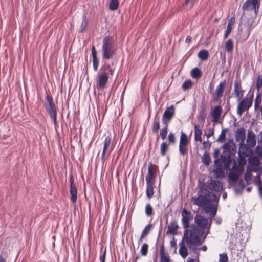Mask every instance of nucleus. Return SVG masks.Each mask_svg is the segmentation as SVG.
I'll list each match as a JSON object with an SVG mask.
<instances>
[{"label": "nucleus", "mask_w": 262, "mask_h": 262, "mask_svg": "<svg viewBox=\"0 0 262 262\" xmlns=\"http://www.w3.org/2000/svg\"><path fill=\"white\" fill-rule=\"evenodd\" d=\"M198 188L197 196H192L191 201L193 205L203 208L206 214H209V217L207 218L200 215L195 216L194 222L197 226L194 224L191 226L189 248H191V245H201L206 238L212 219L216 214L220 196L209 191L204 182L199 181Z\"/></svg>", "instance_id": "f257e3e1"}, {"label": "nucleus", "mask_w": 262, "mask_h": 262, "mask_svg": "<svg viewBox=\"0 0 262 262\" xmlns=\"http://www.w3.org/2000/svg\"><path fill=\"white\" fill-rule=\"evenodd\" d=\"M115 71L113 63L112 65L104 62L97 75L96 87L98 89H104L108 82L109 78L113 76Z\"/></svg>", "instance_id": "f03ea898"}, {"label": "nucleus", "mask_w": 262, "mask_h": 262, "mask_svg": "<svg viewBox=\"0 0 262 262\" xmlns=\"http://www.w3.org/2000/svg\"><path fill=\"white\" fill-rule=\"evenodd\" d=\"M46 103L44 104L46 111L49 114L50 117L54 123L55 128L58 126L57 121V107L53 101L52 97L47 94L46 96Z\"/></svg>", "instance_id": "7ed1b4c3"}, {"label": "nucleus", "mask_w": 262, "mask_h": 262, "mask_svg": "<svg viewBox=\"0 0 262 262\" xmlns=\"http://www.w3.org/2000/svg\"><path fill=\"white\" fill-rule=\"evenodd\" d=\"M182 224L184 231L183 239H185L186 243L188 245L190 243V230L188 229L189 227L190 221L193 219V215L191 212L187 210L185 208H183L181 213Z\"/></svg>", "instance_id": "20e7f679"}, {"label": "nucleus", "mask_w": 262, "mask_h": 262, "mask_svg": "<svg viewBox=\"0 0 262 262\" xmlns=\"http://www.w3.org/2000/svg\"><path fill=\"white\" fill-rule=\"evenodd\" d=\"M114 39L111 36H107L103 39L102 59L103 60L112 58L115 53L114 47Z\"/></svg>", "instance_id": "39448f33"}, {"label": "nucleus", "mask_w": 262, "mask_h": 262, "mask_svg": "<svg viewBox=\"0 0 262 262\" xmlns=\"http://www.w3.org/2000/svg\"><path fill=\"white\" fill-rule=\"evenodd\" d=\"M252 94L249 98L241 99L237 107V114L241 116L245 112L247 111L252 106L253 103Z\"/></svg>", "instance_id": "423d86ee"}, {"label": "nucleus", "mask_w": 262, "mask_h": 262, "mask_svg": "<svg viewBox=\"0 0 262 262\" xmlns=\"http://www.w3.org/2000/svg\"><path fill=\"white\" fill-rule=\"evenodd\" d=\"M260 5V0H246V1L243 4L242 9L243 11H248L251 6H252V9H253L255 13V16H256L259 9ZM245 14V12H243L242 16Z\"/></svg>", "instance_id": "0eeeda50"}, {"label": "nucleus", "mask_w": 262, "mask_h": 262, "mask_svg": "<svg viewBox=\"0 0 262 262\" xmlns=\"http://www.w3.org/2000/svg\"><path fill=\"white\" fill-rule=\"evenodd\" d=\"M189 144V139L187 135L183 131L181 133L179 150L181 155H184L188 152V145Z\"/></svg>", "instance_id": "6e6552de"}, {"label": "nucleus", "mask_w": 262, "mask_h": 262, "mask_svg": "<svg viewBox=\"0 0 262 262\" xmlns=\"http://www.w3.org/2000/svg\"><path fill=\"white\" fill-rule=\"evenodd\" d=\"M226 84L225 81H223L220 82L219 84L216 86L214 92L212 94V97L211 101L212 102H216L220 99L223 95L225 86Z\"/></svg>", "instance_id": "1a4fd4ad"}, {"label": "nucleus", "mask_w": 262, "mask_h": 262, "mask_svg": "<svg viewBox=\"0 0 262 262\" xmlns=\"http://www.w3.org/2000/svg\"><path fill=\"white\" fill-rule=\"evenodd\" d=\"M159 170L158 167L151 162H150L148 167V172L146 176V182H155V179L156 177V173Z\"/></svg>", "instance_id": "9d476101"}, {"label": "nucleus", "mask_w": 262, "mask_h": 262, "mask_svg": "<svg viewBox=\"0 0 262 262\" xmlns=\"http://www.w3.org/2000/svg\"><path fill=\"white\" fill-rule=\"evenodd\" d=\"M175 114L173 105H171L165 110L162 118L163 124H169Z\"/></svg>", "instance_id": "9b49d317"}, {"label": "nucleus", "mask_w": 262, "mask_h": 262, "mask_svg": "<svg viewBox=\"0 0 262 262\" xmlns=\"http://www.w3.org/2000/svg\"><path fill=\"white\" fill-rule=\"evenodd\" d=\"M70 200L73 204H75L76 203L77 198V189L74 183V179H73L72 175L70 176Z\"/></svg>", "instance_id": "f8f14e48"}, {"label": "nucleus", "mask_w": 262, "mask_h": 262, "mask_svg": "<svg viewBox=\"0 0 262 262\" xmlns=\"http://www.w3.org/2000/svg\"><path fill=\"white\" fill-rule=\"evenodd\" d=\"M114 149V146L112 143V140L111 135L107 136L103 141V152L107 153V155L110 156Z\"/></svg>", "instance_id": "ddd939ff"}, {"label": "nucleus", "mask_w": 262, "mask_h": 262, "mask_svg": "<svg viewBox=\"0 0 262 262\" xmlns=\"http://www.w3.org/2000/svg\"><path fill=\"white\" fill-rule=\"evenodd\" d=\"M222 113V108L221 105H217L214 107L210 112V115L212 117V121L216 124L218 122Z\"/></svg>", "instance_id": "4468645a"}, {"label": "nucleus", "mask_w": 262, "mask_h": 262, "mask_svg": "<svg viewBox=\"0 0 262 262\" xmlns=\"http://www.w3.org/2000/svg\"><path fill=\"white\" fill-rule=\"evenodd\" d=\"M244 91L242 89L241 81L236 80L234 83L233 93L238 100H240L244 95Z\"/></svg>", "instance_id": "2eb2a0df"}, {"label": "nucleus", "mask_w": 262, "mask_h": 262, "mask_svg": "<svg viewBox=\"0 0 262 262\" xmlns=\"http://www.w3.org/2000/svg\"><path fill=\"white\" fill-rule=\"evenodd\" d=\"M208 188L213 191L219 192L223 190V185L218 180H211L208 185Z\"/></svg>", "instance_id": "dca6fc26"}, {"label": "nucleus", "mask_w": 262, "mask_h": 262, "mask_svg": "<svg viewBox=\"0 0 262 262\" xmlns=\"http://www.w3.org/2000/svg\"><path fill=\"white\" fill-rule=\"evenodd\" d=\"M252 153L251 147L248 146L245 144H239V149L238 151V155L243 156L244 157H247Z\"/></svg>", "instance_id": "f3484780"}, {"label": "nucleus", "mask_w": 262, "mask_h": 262, "mask_svg": "<svg viewBox=\"0 0 262 262\" xmlns=\"http://www.w3.org/2000/svg\"><path fill=\"white\" fill-rule=\"evenodd\" d=\"M178 228L179 226L176 220H173V221L171 222L169 225L168 226L166 234L176 235L177 234Z\"/></svg>", "instance_id": "a211bd4d"}, {"label": "nucleus", "mask_w": 262, "mask_h": 262, "mask_svg": "<svg viewBox=\"0 0 262 262\" xmlns=\"http://www.w3.org/2000/svg\"><path fill=\"white\" fill-rule=\"evenodd\" d=\"M246 131L243 127L237 129L235 132V139L236 141H240V143H244L245 139Z\"/></svg>", "instance_id": "6ab92c4d"}, {"label": "nucleus", "mask_w": 262, "mask_h": 262, "mask_svg": "<svg viewBox=\"0 0 262 262\" xmlns=\"http://www.w3.org/2000/svg\"><path fill=\"white\" fill-rule=\"evenodd\" d=\"M92 56L93 58V67L95 71H97L99 66V60L97 56V51L95 46L92 47Z\"/></svg>", "instance_id": "aec40b11"}, {"label": "nucleus", "mask_w": 262, "mask_h": 262, "mask_svg": "<svg viewBox=\"0 0 262 262\" xmlns=\"http://www.w3.org/2000/svg\"><path fill=\"white\" fill-rule=\"evenodd\" d=\"M206 108V107L205 104L202 102L200 105V110H199V114L197 117L198 120L201 121L203 123H204L207 115Z\"/></svg>", "instance_id": "412c9836"}, {"label": "nucleus", "mask_w": 262, "mask_h": 262, "mask_svg": "<svg viewBox=\"0 0 262 262\" xmlns=\"http://www.w3.org/2000/svg\"><path fill=\"white\" fill-rule=\"evenodd\" d=\"M232 152H229L223 150V153L221 155V160L223 164L227 165L231 160Z\"/></svg>", "instance_id": "4be33fe9"}, {"label": "nucleus", "mask_w": 262, "mask_h": 262, "mask_svg": "<svg viewBox=\"0 0 262 262\" xmlns=\"http://www.w3.org/2000/svg\"><path fill=\"white\" fill-rule=\"evenodd\" d=\"M247 142L249 146L251 147H254L256 143V135L252 132H249Z\"/></svg>", "instance_id": "5701e85b"}, {"label": "nucleus", "mask_w": 262, "mask_h": 262, "mask_svg": "<svg viewBox=\"0 0 262 262\" xmlns=\"http://www.w3.org/2000/svg\"><path fill=\"white\" fill-rule=\"evenodd\" d=\"M184 240L185 239H183V237L182 241L179 243V253L183 258H186L188 254L187 249L185 245Z\"/></svg>", "instance_id": "b1692460"}, {"label": "nucleus", "mask_w": 262, "mask_h": 262, "mask_svg": "<svg viewBox=\"0 0 262 262\" xmlns=\"http://www.w3.org/2000/svg\"><path fill=\"white\" fill-rule=\"evenodd\" d=\"M155 182H146V194L149 199H150L154 195V186Z\"/></svg>", "instance_id": "393cba45"}, {"label": "nucleus", "mask_w": 262, "mask_h": 262, "mask_svg": "<svg viewBox=\"0 0 262 262\" xmlns=\"http://www.w3.org/2000/svg\"><path fill=\"white\" fill-rule=\"evenodd\" d=\"M194 140L196 141H199L201 142L202 139L201 135L202 134V130L201 127L198 124H194Z\"/></svg>", "instance_id": "a878e982"}, {"label": "nucleus", "mask_w": 262, "mask_h": 262, "mask_svg": "<svg viewBox=\"0 0 262 262\" xmlns=\"http://www.w3.org/2000/svg\"><path fill=\"white\" fill-rule=\"evenodd\" d=\"M235 23V16L231 17L228 20L227 29L224 34V39L228 37L232 30V26Z\"/></svg>", "instance_id": "bb28decb"}, {"label": "nucleus", "mask_w": 262, "mask_h": 262, "mask_svg": "<svg viewBox=\"0 0 262 262\" xmlns=\"http://www.w3.org/2000/svg\"><path fill=\"white\" fill-rule=\"evenodd\" d=\"M254 20L255 18L251 16L249 17L244 23V25L246 27L249 32L256 26V25L254 24Z\"/></svg>", "instance_id": "cd10ccee"}, {"label": "nucleus", "mask_w": 262, "mask_h": 262, "mask_svg": "<svg viewBox=\"0 0 262 262\" xmlns=\"http://www.w3.org/2000/svg\"><path fill=\"white\" fill-rule=\"evenodd\" d=\"M235 147V144L233 142V140H228L224 145L222 146V148L224 150L232 152V150H234Z\"/></svg>", "instance_id": "c85d7f7f"}, {"label": "nucleus", "mask_w": 262, "mask_h": 262, "mask_svg": "<svg viewBox=\"0 0 262 262\" xmlns=\"http://www.w3.org/2000/svg\"><path fill=\"white\" fill-rule=\"evenodd\" d=\"M160 129L159 118L156 115L154 118V123L152 125V131L154 134H157Z\"/></svg>", "instance_id": "c756f323"}, {"label": "nucleus", "mask_w": 262, "mask_h": 262, "mask_svg": "<svg viewBox=\"0 0 262 262\" xmlns=\"http://www.w3.org/2000/svg\"><path fill=\"white\" fill-rule=\"evenodd\" d=\"M198 57L201 60L206 61L209 57V53L207 50L203 49L199 51L198 54Z\"/></svg>", "instance_id": "7c9ffc66"}, {"label": "nucleus", "mask_w": 262, "mask_h": 262, "mask_svg": "<svg viewBox=\"0 0 262 262\" xmlns=\"http://www.w3.org/2000/svg\"><path fill=\"white\" fill-rule=\"evenodd\" d=\"M248 162L250 165L253 166H260V162L259 158L255 156H250L248 158Z\"/></svg>", "instance_id": "2f4dec72"}, {"label": "nucleus", "mask_w": 262, "mask_h": 262, "mask_svg": "<svg viewBox=\"0 0 262 262\" xmlns=\"http://www.w3.org/2000/svg\"><path fill=\"white\" fill-rule=\"evenodd\" d=\"M202 162L205 166H208L209 165L211 162V158L210 154L207 151H205L204 153L203 157H202Z\"/></svg>", "instance_id": "473e14b6"}, {"label": "nucleus", "mask_w": 262, "mask_h": 262, "mask_svg": "<svg viewBox=\"0 0 262 262\" xmlns=\"http://www.w3.org/2000/svg\"><path fill=\"white\" fill-rule=\"evenodd\" d=\"M145 212L147 216L151 217L154 215V211L151 205L148 203L146 205L145 208Z\"/></svg>", "instance_id": "72a5a7b5"}, {"label": "nucleus", "mask_w": 262, "mask_h": 262, "mask_svg": "<svg viewBox=\"0 0 262 262\" xmlns=\"http://www.w3.org/2000/svg\"><path fill=\"white\" fill-rule=\"evenodd\" d=\"M191 76L193 78H200L202 76L201 70L198 68L192 69L191 71Z\"/></svg>", "instance_id": "f704fd0d"}, {"label": "nucleus", "mask_w": 262, "mask_h": 262, "mask_svg": "<svg viewBox=\"0 0 262 262\" xmlns=\"http://www.w3.org/2000/svg\"><path fill=\"white\" fill-rule=\"evenodd\" d=\"M88 23L89 21L87 19L86 16H83L82 23L80 25V29L79 31V32H84L86 31Z\"/></svg>", "instance_id": "c9c22d12"}, {"label": "nucleus", "mask_w": 262, "mask_h": 262, "mask_svg": "<svg viewBox=\"0 0 262 262\" xmlns=\"http://www.w3.org/2000/svg\"><path fill=\"white\" fill-rule=\"evenodd\" d=\"M198 0H185L184 7L187 9H191Z\"/></svg>", "instance_id": "e433bc0d"}, {"label": "nucleus", "mask_w": 262, "mask_h": 262, "mask_svg": "<svg viewBox=\"0 0 262 262\" xmlns=\"http://www.w3.org/2000/svg\"><path fill=\"white\" fill-rule=\"evenodd\" d=\"M164 125V126L160 130V135L161 136V138L162 139L164 140L165 139L167 132H168V124H163Z\"/></svg>", "instance_id": "4c0bfd02"}, {"label": "nucleus", "mask_w": 262, "mask_h": 262, "mask_svg": "<svg viewBox=\"0 0 262 262\" xmlns=\"http://www.w3.org/2000/svg\"><path fill=\"white\" fill-rule=\"evenodd\" d=\"M192 84L193 83L191 80H186L182 84V88L183 90L186 91L191 89L192 86Z\"/></svg>", "instance_id": "58836bf2"}, {"label": "nucleus", "mask_w": 262, "mask_h": 262, "mask_svg": "<svg viewBox=\"0 0 262 262\" xmlns=\"http://www.w3.org/2000/svg\"><path fill=\"white\" fill-rule=\"evenodd\" d=\"M119 2L118 0H111L109 4V9L115 11L118 8Z\"/></svg>", "instance_id": "ea45409f"}, {"label": "nucleus", "mask_w": 262, "mask_h": 262, "mask_svg": "<svg viewBox=\"0 0 262 262\" xmlns=\"http://www.w3.org/2000/svg\"><path fill=\"white\" fill-rule=\"evenodd\" d=\"M168 150V145L166 142H163L160 146V154L163 156H165Z\"/></svg>", "instance_id": "a19ab883"}, {"label": "nucleus", "mask_w": 262, "mask_h": 262, "mask_svg": "<svg viewBox=\"0 0 262 262\" xmlns=\"http://www.w3.org/2000/svg\"><path fill=\"white\" fill-rule=\"evenodd\" d=\"M244 170V167L242 165H236L235 164L233 166V171L241 175Z\"/></svg>", "instance_id": "79ce46f5"}, {"label": "nucleus", "mask_w": 262, "mask_h": 262, "mask_svg": "<svg viewBox=\"0 0 262 262\" xmlns=\"http://www.w3.org/2000/svg\"><path fill=\"white\" fill-rule=\"evenodd\" d=\"M153 225L150 223H149L147 226H146L141 233L142 236H145L147 235L149 233Z\"/></svg>", "instance_id": "37998d69"}, {"label": "nucleus", "mask_w": 262, "mask_h": 262, "mask_svg": "<svg viewBox=\"0 0 262 262\" xmlns=\"http://www.w3.org/2000/svg\"><path fill=\"white\" fill-rule=\"evenodd\" d=\"M225 49L228 52L232 51L233 49V43L232 40L230 39L228 40L225 43Z\"/></svg>", "instance_id": "c03bdc74"}, {"label": "nucleus", "mask_w": 262, "mask_h": 262, "mask_svg": "<svg viewBox=\"0 0 262 262\" xmlns=\"http://www.w3.org/2000/svg\"><path fill=\"white\" fill-rule=\"evenodd\" d=\"M228 132L227 129H223L222 130L220 135L219 136L217 141L223 143L226 140V133Z\"/></svg>", "instance_id": "a18cd8bd"}, {"label": "nucleus", "mask_w": 262, "mask_h": 262, "mask_svg": "<svg viewBox=\"0 0 262 262\" xmlns=\"http://www.w3.org/2000/svg\"><path fill=\"white\" fill-rule=\"evenodd\" d=\"M239 176L240 175H239L238 173H236L233 171L230 172L229 174V180L233 182H236L238 181Z\"/></svg>", "instance_id": "49530a36"}, {"label": "nucleus", "mask_w": 262, "mask_h": 262, "mask_svg": "<svg viewBox=\"0 0 262 262\" xmlns=\"http://www.w3.org/2000/svg\"><path fill=\"white\" fill-rule=\"evenodd\" d=\"M261 101V96L259 93L256 95L255 102H254V109L256 110L259 106Z\"/></svg>", "instance_id": "de8ad7c7"}, {"label": "nucleus", "mask_w": 262, "mask_h": 262, "mask_svg": "<svg viewBox=\"0 0 262 262\" xmlns=\"http://www.w3.org/2000/svg\"><path fill=\"white\" fill-rule=\"evenodd\" d=\"M256 87L257 91L259 93L260 89L262 87V75H259L257 77Z\"/></svg>", "instance_id": "09e8293b"}, {"label": "nucleus", "mask_w": 262, "mask_h": 262, "mask_svg": "<svg viewBox=\"0 0 262 262\" xmlns=\"http://www.w3.org/2000/svg\"><path fill=\"white\" fill-rule=\"evenodd\" d=\"M148 250V245L147 243H144L141 247L140 252L142 256H146L147 254Z\"/></svg>", "instance_id": "8fccbe9b"}, {"label": "nucleus", "mask_w": 262, "mask_h": 262, "mask_svg": "<svg viewBox=\"0 0 262 262\" xmlns=\"http://www.w3.org/2000/svg\"><path fill=\"white\" fill-rule=\"evenodd\" d=\"M259 169H260V166H253L252 165H250L247 166V170H248V171H250L251 173H252V172H260V170H259Z\"/></svg>", "instance_id": "3c124183"}, {"label": "nucleus", "mask_w": 262, "mask_h": 262, "mask_svg": "<svg viewBox=\"0 0 262 262\" xmlns=\"http://www.w3.org/2000/svg\"><path fill=\"white\" fill-rule=\"evenodd\" d=\"M214 172L216 178H219L223 176L224 172L221 167H216V169L214 170Z\"/></svg>", "instance_id": "603ef678"}, {"label": "nucleus", "mask_w": 262, "mask_h": 262, "mask_svg": "<svg viewBox=\"0 0 262 262\" xmlns=\"http://www.w3.org/2000/svg\"><path fill=\"white\" fill-rule=\"evenodd\" d=\"M228 257L226 253H223L219 255V262H228Z\"/></svg>", "instance_id": "864d4df0"}, {"label": "nucleus", "mask_w": 262, "mask_h": 262, "mask_svg": "<svg viewBox=\"0 0 262 262\" xmlns=\"http://www.w3.org/2000/svg\"><path fill=\"white\" fill-rule=\"evenodd\" d=\"M168 140L169 143H171L172 144H175L176 143V137L173 133L170 132L168 136Z\"/></svg>", "instance_id": "5fc2aeb1"}, {"label": "nucleus", "mask_w": 262, "mask_h": 262, "mask_svg": "<svg viewBox=\"0 0 262 262\" xmlns=\"http://www.w3.org/2000/svg\"><path fill=\"white\" fill-rule=\"evenodd\" d=\"M160 256V262H169L170 257H169L168 253L166 254L161 255Z\"/></svg>", "instance_id": "6e6d98bb"}, {"label": "nucleus", "mask_w": 262, "mask_h": 262, "mask_svg": "<svg viewBox=\"0 0 262 262\" xmlns=\"http://www.w3.org/2000/svg\"><path fill=\"white\" fill-rule=\"evenodd\" d=\"M246 157H244L243 156L238 155V165H242L244 166V165L246 164Z\"/></svg>", "instance_id": "4d7b16f0"}, {"label": "nucleus", "mask_w": 262, "mask_h": 262, "mask_svg": "<svg viewBox=\"0 0 262 262\" xmlns=\"http://www.w3.org/2000/svg\"><path fill=\"white\" fill-rule=\"evenodd\" d=\"M238 186L240 187L241 189L239 190L237 188H236V191L239 192L244 189V188L245 187V184L243 180H241L240 181H239L238 183Z\"/></svg>", "instance_id": "13d9d810"}, {"label": "nucleus", "mask_w": 262, "mask_h": 262, "mask_svg": "<svg viewBox=\"0 0 262 262\" xmlns=\"http://www.w3.org/2000/svg\"><path fill=\"white\" fill-rule=\"evenodd\" d=\"M254 182L257 185L260 186L261 185V181L260 178V174H257V176L254 178Z\"/></svg>", "instance_id": "bf43d9fd"}, {"label": "nucleus", "mask_w": 262, "mask_h": 262, "mask_svg": "<svg viewBox=\"0 0 262 262\" xmlns=\"http://www.w3.org/2000/svg\"><path fill=\"white\" fill-rule=\"evenodd\" d=\"M252 177V173L246 169V172L244 174V178L245 181H248L250 180Z\"/></svg>", "instance_id": "052dcab7"}, {"label": "nucleus", "mask_w": 262, "mask_h": 262, "mask_svg": "<svg viewBox=\"0 0 262 262\" xmlns=\"http://www.w3.org/2000/svg\"><path fill=\"white\" fill-rule=\"evenodd\" d=\"M214 134V128H208L207 130V133H205V136L207 137V139L210 138L211 136H212Z\"/></svg>", "instance_id": "680f3d73"}, {"label": "nucleus", "mask_w": 262, "mask_h": 262, "mask_svg": "<svg viewBox=\"0 0 262 262\" xmlns=\"http://www.w3.org/2000/svg\"><path fill=\"white\" fill-rule=\"evenodd\" d=\"M222 162L220 158H216L214 161V164L215 167H222Z\"/></svg>", "instance_id": "e2e57ef3"}, {"label": "nucleus", "mask_w": 262, "mask_h": 262, "mask_svg": "<svg viewBox=\"0 0 262 262\" xmlns=\"http://www.w3.org/2000/svg\"><path fill=\"white\" fill-rule=\"evenodd\" d=\"M255 152L259 155L260 157H262V147L257 146L255 148Z\"/></svg>", "instance_id": "0e129e2a"}, {"label": "nucleus", "mask_w": 262, "mask_h": 262, "mask_svg": "<svg viewBox=\"0 0 262 262\" xmlns=\"http://www.w3.org/2000/svg\"><path fill=\"white\" fill-rule=\"evenodd\" d=\"M220 153V149H219V148L214 149V152H213V157L215 159L219 158V157Z\"/></svg>", "instance_id": "69168bd1"}, {"label": "nucleus", "mask_w": 262, "mask_h": 262, "mask_svg": "<svg viewBox=\"0 0 262 262\" xmlns=\"http://www.w3.org/2000/svg\"><path fill=\"white\" fill-rule=\"evenodd\" d=\"M211 143L209 141V140H207L203 142V145L204 148H210L211 146Z\"/></svg>", "instance_id": "338daca9"}, {"label": "nucleus", "mask_w": 262, "mask_h": 262, "mask_svg": "<svg viewBox=\"0 0 262 262\" xmlns=\"http://www.w3.org/2000/svg\"><path fill=\"white\" fill-rule=\"evenodd\" d=\"M106 250L105 249L103 254L100 256V262H105V258H106Z\"/></svg>", "instance_id": "774afa93"}]
</instances>
